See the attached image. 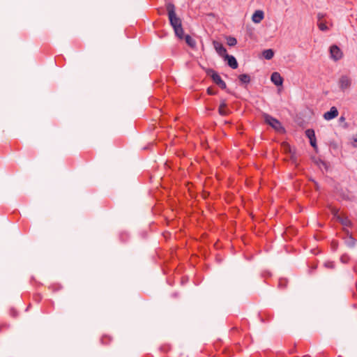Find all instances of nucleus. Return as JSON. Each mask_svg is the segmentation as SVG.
<instances>
[{
    "label": "nucleus",
    "mask_w": 357,
    "mask_h": 357,
    "mask_svg": "<svg viewBox=\"0 0 357 357\" xmlns=\"http://www.w3.org/2000/svg\"><path fill=\"white\" fill-rule=\"evenodd\" d=\"M314 182L317 189H318V188H319L318 183L316 181H314Z\"/></svg>",
    "instance_id": "7c9ffc66"
},
{
    "label": "nucleus",
    "mask_w": 357,
    "mask_h": 357,
    "mask_svg": "<svg viewBox=\"0 0 357 357\" xmlns=\"http://www.w3.org/2000/svg\"><path fill=\"white\" fill-rule=\"evenodd\" d=\"M324 266L327 268H333L335 265H334V263L332 262V261H328V262H326L324 264Z\"/></svg>",
    "instance_id": "bb28decb"
},
{
    "label": "nucleus",
    "mask_w": 357,
    "mask_h": 357,
    "mask_svg": "<svg viewBox=\"0 0 357 357\" xmlns=\"http://www.w3.org/2000/svg\"><path fill=\"white\" fill-rule=\"evenodd\" d=\"M349 260V257L347 255H343L340 257V261L344 264L348 263Z\"/></svg>",
    "instance_id": "393cba45"
},
{
    "label": "nucleus",
    "mask_w": 357,
    "mask_h": 357,
    "mask_svg": "<svg viewBox=\"0 0 357 357\" xmlns=\"http://www.w3.org/2000/svg\"><path fill=\"white\" fill-rule=\"evenodd\" d=\"M183 38L188 46L192 48L195 47L196 41L190 35H186Z\"/></svg>",
    "instance_id": "dca6fc26"
},
{
    "label": "nucleus",
    "mask_w": 357,
    "mask_h": 357,
    "mask_svg": "<svg viewBox=\"0 0 357 357\" xmlns=\"http://www.w3.org/2000/svg\"><path fill=\"white\" fill-rule=\"evenodd\" d=\"M206 92L210 96H214L218 93V91L213 90L212 87H208L206 90Z\"/></svg>",
    "instance_id": "b1692460"
},
{
    "label": "nucleus",
    "mask_w": 357,
    "mask_h": 357,
    "mask_svg": "<svg viewBox=\"0 0 357 357\" xmlns=\"http://www.w3.org/2000/svg\"><path fill=\"white\" fill-rule=\"evenodd\" d=\"M223 59L225 61H227V65L232 69H236L238 68V64L237 60L234 56L227 54H225Z\"/></svg>",
    "instance_id": "1a4fd4ad"
},
{
    "label": "nucleus",
    "mask_w": 357,
    "mask_h": 357,
    "mask_svg": "<svg viewBox=\"0 0 357 357\" xmlns=\"http://www.w3.org/2000/svg\"><path fill=\"white\" fill-rule=\"evenodd\" d=\"M346 245L349 248H354L356 245V239L350 236L346 241Z\"/></svg>",
    "instance_id": "a211bd4d"
},
{
    "label": "nucleus",
    "mask_w": 357,
    "mask_h": 357,
    "mask_svg": "<svg viewBox=\"0 0 357 357\" xmlns=\"http://www.w3.org/2000/svg\"><path fill=\"white\" fill-rule=\"evenodd\" d=\"M338 116V110L335 107H331L330 110L324 114V119L330 121Z\"/></svg>",
    "instance_id": "0eeeda50"
},
{
    "label": "nucleus",
    "mask_w": 357,
    "mask_h": 357,
    "mask_svg": "<svg viewBox=\"0 0 357 357\" xmlns=\"http://www.w3.org/2000/svg\"><path fill=\"white\" fill-rule=\"evenodd\" d=\"M238 79L241 84H248L250 82V76L248 74H241L238 76Z\"/></svg>",
    "instance_id": "f3484780"
},
{
    "label": "nucleus",
    "mask_w": 357,
    "mask_h": 357,
    "mask_svg": "<svg viewBox=\"0 0 357 357\" xmlns=\"http://www.w3.org/2000/svg\"><path fill=\"white\" fill-rule=\"evenodd\" d=\"M347 127H348L347 123H345V125H344V128H347Z\"/></svg>",
    "instance_id": "473e14b6"
},
{
    "label": "nucleus",
    "mask_w": 357,
    "mask_h": 357,
    "mask_svg": "<svg viewBox=\"0 0 357 357\" xmlns=\"http://www.w3.org/2000/svg\"><path fill=\"white\" fill-rule=\"evenodd\" d=\"M264 17V13L261 10H255L252 16V20L255 23H259Z\"/></svg>",
    "instance_id": "9b49d317"
},
{
    "label": "nucleus",
    "mask_w": 357,
    "mask_h": 357,
    "mask_svg": "<svg viewBox=\"0 0 357 357\" xmlns=\"http://www.w3.org/2000/svg\"><path fill=\"white\" fill-rule=\"evenodd\" d=\"M264 119L265 122L269 126H271L273 128H274L276 131L282 132L284 130L281 123L272 116L268 114H264Z\"/></svg>",
    "instance_id": "7ed1b4c3"
},
{
    "label": "nucleus",
    "mask_w": 357,
    "mask_h": 357,
    "mask_svg": "<svg viewBox=\"0 0 357 357\" xmlns=\"http://www.w3.org/2000/svg\"><path fill=\"white\" fill-rule=\"evenodd\" d=\"M287 285V281L286 280L280 279L279 280L278 286L280 288L284 289V288H286Z\"/></svg>",
    "instance_id": "4be33fe9"
},
{
    "label": "nucleus",
    "mask_w": 357,
    "mask_h": 357,
    "mask_svg": "<svg viewBox=\"0 0 357 357\" xmlns=\"http://www.w3.org/2000/svg\"><path fill=\"white\" fill-rule=\"evenodd\" d=\"M332 247L334 250H336L337 249V242H335V241H333L332 242Z\"/></svg>",
    "instance_id": "c85d7f7f"
},
{
    "label": "nucleus",
    "mask_w": 357,
    "mask_h": 357,
    "mask_svg": "<svg viewBox=\"0 0 357 357\" xmlns=\"http://www.w3.org/2000/svg\"><path fill=\"white\" fill-rule=\"evenodd\" d=\"M175 33V35L179 38V39H183V38L185 36L184 35V31L182 27V25L178 27H175L173 29Z\"/></svg>",
    "instance_id": "4468645a"
},
{
    "label": "nucleus",
    "mask_w": 357,
    "mask_h": 357,
    "mask_svg": "<svg viewBox=\"0 0 357 357\" xmlns=\"http://www.w3.org/2000/svg\"><path fill=\"white\" fill-rule=\"evenodd\" d=\"M303 357H310L309 355H305Z\"/></svg>",
    "instance_id": "72a5a7b5"
},
{
    "label": "nucleus",
    "mask_w": 357,
    "mask_h": 357,
    "mask_svg": "<svg viewBox=\"0 0 357 357\" xmlns=\"http://www.w3.org/2000/svg\"><path fill=\"white\" fill-rule=\"evenodd\" d=\"M207 76H209L212 81L218 85L221 89L225 90L227 93L232 94L231 91L227 89V84L220 76V75L213 68H204Z\"/></svg>",
    "instance_id": "f257e3e1"
},
{
    "label": "nucleus",
    "mask_w": 357,
    "mask_h": 357,
    "mask_svg": "<svg viewBox=\"0 0 357 357\" xmlns=\"http://www.w3.org/2000/svg\"><path fill=\"white\" fill-rule=\"evenodd\" d=\"M236 43H237V40L236 38L232 37V36H229L227 38V44L229 46H230V47L234 46L236 45Z\"/></svg>",
    "instance_id": "6ab92c4d"
},
{
    "label": "nucleus",
    "mask_w": 357,
    "mask_h": 357,
    "mask_svg": "<svg viewBox=\"0 0 357 357\" xmlns=\"http://www.w3.org/2000/svg\"><path fill=\"white\" fill-rule=\"evenodd\" d=\"M166 9L167 11L169 24L172 28L174 29L175 27L181 26V20L176 15L174 4L171 2L167 3Z\"/></svg>",
    "instance_id": "f03ea898"
},
{
    "label": "nucleus",
    "mask_w": 357,
    "mask_h": 357,
    "mask_svg": "<svg viewBox=\"0 0 357 357\" xmlns=\"http://www.w3.org/2000/svg\"><path fill=\"white\" fill-rule=\"evenodd\" d=\"M319 28L321 31L328 30V26L324 23H322V22L319 24Z\"/></svg>",
    "instance_id": "a878e982"
},
{
    "label": "nucleus",
    "mask_w": 357,
    "mask_h": 357,
    "mask_svg": "<svg viewBox=\"0 0 357 357\" xmlns=\"http://www.w3.org/2000/svg\"><path fill=\"white\" fill-rule=\"evenodd\" d=\"M227 107L226 100L225 99L221 100L219 108H218V113L221 116H226L228 114L227 110H226L225 108Z\"/></svg>",
    "instance_id": "f8f14e48"
},
{
    "label": "nucleus",
    "mask_w": 357,
    "mask_h": 357,
    "mask_svg": "<svg viewBox=\"0 0 357 357\" xmlns=\"http://www.w3.org/2000/svg\"><path fill=\"white\" fill-rule=\"evenodd\" d=\"M213 47L219 54L220 56L224 57L225 54H227L226 48L223 46V45L218 41H213Z\"/></svg>",
    "instance_id": "6e6552de"
},
{
    "label": "nucleus",
    "mask_w": 357,
    "mask_h": 357,
    "mask_svg": "<svg viewBox=\"0 0 357 357\" xmlns=\"http://www.w3.org/2000/svg\"><path fill=\"white\" fill-rule=\"evenodd\" d=\"M291 159L294 160H296V158H295L294 154H292V155H291Z\"/></svg>",
    "instance_id": "2f4dec72"
},
{
    "label": "nucleus",
    "mask_w": 357,
    "mask_h": 357,
    "mask_svg": "<svg viewBox=\"0 0 357 357\" xmlns=\"http://www.w3.org/2000/svg\"><path fill=\"white\" fill-rule=\"evenodd\" d=\"M262 55L266 59L270 60L274 56V51L272 49L265 50L263 51Z\"/></svg>",
    "instance_id": "2eb2a0df"
},
{
    "label": "nucleus",
    "mask_w": 357,
    "mask_h": 357,
    "mask_svg": "<svg viewBox=\"0 0 357 357\" xmlns=\"http://www.w3.org/2000/svg\"><path fill=\"white\" fill-rule=\"evenodd\" d=\"M339 222H340L342 225L346 227H351L352 222L348 218V217H342L340 216V218H337V220Z\"/></svg>",
    "instance_id": "ddd939ff"
},
{
    "label": "nucleus",
    "mask_w": 357,
    "mask_h": 357,
    "mask_svg": "<svg viewBox=\"0 0 357 357\" xmlns=\"http://www.w3.org/2000/svg\"><path fill=\"white\" fill-rule=\"evenodd\" d=\"M352 145L354 147H357V135L353 137Z\"/></svg>",
    "instance_id": "cd10ccee"
},
{
    "label": "nucleus",
    "mask_w": 357,
    "mask_h": 357,
    "mask_svg": "<svg viewBox=\"0 0 357 357\" xmlns=\"http://www.w3.org/2000/svg\"><path fill=\"white\" fill-rule=\"evenodd\" d=\"M271 82L276 86H281L283 83V78L278 72H274L271 76Z\"/></svg>",
    "instance_id": "9d476101"
},
{
    "label": "nucleus",
    "mask_w": 357,
    "mask_h": 357,
    "mask_svg": "<svg viewBox=\"0 0 357 357\" xmlns=\"http://www.w3.org/2000/svg\"><path fill=\"white\" fill-rule=\"evenodd\" d=\"M10 315L13 318H15L18 316V312L15 308L11 307L10 309Z\"/></svg>",
    "instance_id": "5701e85b"
},
{
    "label": "nucleus",
    "mask_w": 357,
    "mask_h": 357,
    "mask_svg": "<svg viewBox=\"0 0 357 357\" xmlns=\"http://www.w3.org/2000/svg\"><path fill=\"white\" fill-rule=\"evenodd\" d=\"M330 211L331 214L333 215V218L337 220V218H340L341 215L339 214V209L335 207H331Z\"/></svg>",
    "instance_id": "aec40b11"
},
{
    "label": "nucleus",
    "mask_w": 357,
    "mask_h": 357,
    "mask_svg": "<svg viewBox=\"0 0 357 357\" xmlns=\"http://www.w3.org/2000/svg\"><path fill=\"white\" fill-rule=\"evenodd\" d=\"M351 84V79L346 76L342 75L339 79V86L341 90L344 91L350 87Z\"/></svg>",
    "instance_id": "423d86ee"
},
{
    "label": "nucleus",
    "mask_w": 357,
    "mask_h": 357,
    "mask_svg": "<svg viewBox=\"0 0 357 357\" xmlns=\"http://www.w3.org/2000/svg\"><path fill=\"white\" fill-rule=\"evenodd\" d=\"M306 137L310 139V145L314 148V151H317V139L315 132L313 129H307L305 132Z\"/></svg>",
    "instance_id": "20e7f679"
},
{
    "label": "nucleus",
    "mask_w": 357,
    "mask_h": 357,
    "mask_svg": "<svg viewBox=\"0 0 357 357\" xmlns=\"http://www.w3.org/2000/svg\"><path fill=\"white\" fill-rule=\"evenodd\" d=\"M112 337L105 335L101 337L100 341L102 344H108L112 341Z\"/></svg>",
    "instance_id": "412c9836"
},
{
    "label": "nucleus",
    "mask_w": 357,
    "mask_h": 357,
    "mask_svg": "<svg viewBox=\"0 0 357 357\" xmlns=\"http://www.w3.org/2000/svg\"><path fill=\"white\" fill-rule=\"evenodd\" d=\"M345 120H346V119H345V117H344V116H341L340 117V119H339V121H340V122H344V121H345Z\"/></svg>",
    "instance_id": "c756f323"
},
{
    "label": "nucleus",
    "mask_w": 357,
    "mask_h": 357,
    "mask_svg": "<svg viewBox=\"0 0 357 357\" xmlns=\"http://www.w3.org/2000/svg\"><path fill=\"white\" fill-rule=\"evenodd\" d=\"M330 53L331 58L335 61H338L342 57V52L341 50L335 45L330 47Z\"/></svg>",
    "instance_id": "39448f33"
}]
</instances>
